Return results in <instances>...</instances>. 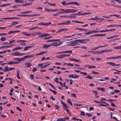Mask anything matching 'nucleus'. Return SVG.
<instances>
[{
	"instance_id": "39448f33",
	"label": "nucleus",
	"mask_w": 121,
	"mask_h": 121,
	"mask_svg": "<svg viewBox=\"0 0 121 121\" xmlns=\"http://www.w3.org/2000/svg\"><path fill=\"white\" fill-rule=\"evenodd\" d=\"M90 40L89 39H81V43L85 44L88 42Z\"/></svg>"
},
{
	"instance_id": "69168bd1",
	"label": "nucleus",
	"mask_w": 121,
	"mask_h": 121,
	"mask_svg": "<svg viewBox=\"0 0 121 121\" xmlns=\"http://www.w3.org/2000/svg\"><path fill=\"white\" fill-rule=\"evenodd\" d=\"M120 39V38H117L115 39H114L112 41L113 42H114L115 41L117 40H119Z\"/></svg>"
},
{
	"instance_id": "09e8293b",
	"label": "nucleus",
	"mask_w": 121,
	"mask_h": 121,
	"mask_svg": "<svg viewBox=\"0 0 121 121\" xmlns=\"http://www.w3.org/2000/svg\"><path fill=\"white\" fill-rule=\"evenodd\" d=\"M48 4L50 5H51L52 6H55L56 5V4H51L50 3H48Z\"/></svg>"
},
{
	"instance_id": "9d476101",
	"label": "nucleus",
	"mask_w": 121,
	"mask_h": 121,
	"mask_svg": "<svg viewBox=\"0 0 121 121\" xmlns=\"http://www.w3.org/2000/svg\"><path fill=\"white\" fill-rule=\"evenodd\" d=\"M27 68H28L32 66V64L30 62H27L25 64Z\"/></svg>"
},
{
	"instance_id": "864d4df0",
	"label": "nucleus",
	"mask_w": 121,
	"mask_h": 121,
	"mask_svg": "<svg viewBox=\"0 0 121 121\" xmlns=\"http://www.w3.org/2000/svg\"><path fill=\"white\" fill-rule=\"evenodd\" d=\"M49 84L54 89L56 90V89L55 88L54 86H53L52 84L50 83H49Z\"/></svg>"
},
{
	"instance_id": "ddd939ff",
	"label": "nucleus",
	"mask_w": 121,
	"mask_h": 121,
	"mask_svg": "<svg viewBox=\"0 0 121 121\" xmlns=\"http://www.w3.org/2000/svg\"><path fill=\"white\" fill-rule=\"evenodd\" d=\"M11 55H14L16 56H19L20 55V54L19 52H16L14 53H12Z\"/></svg>"
},
{
	"instance_id": "052dcab7",
	"label": "nucleus",
	"mask_w": 121,
	"mask_h": 121,
	"mask_svg": "<svg viewBox=\"0 0 121 121\" xmlns=\"http://www.w3.org/2000/svg\"><path fill=\"white\" fill-rule=\"evenodd\" d=\"M58 80V78H55V79H54L55 81L56 82V83H59V82L57 81V80Z\"/></svg>"
},
{
	"instance_id": "1a4fd4ad",
	"label": "nucleus",
	"mask_w": 121,
	"mask_h": 121,
	"mask_svg": "<svg viewBox=\"0 0 121 121\" xmlns=\"http://www.w3.org/2000/svg\"><path fill=\"white\" fill-rule=\"evenodd\" d=\"M60 102H61V103L62 104L63 106V107H64L66 108H67V109H68L69 108L67 106V105L63 102L61 100H60Z\"/></svg>"
},
{
	"instance_id": "13d9d810",
	"label": "nucleus",
	"mask_w": 121,
	"mask_h": 121,
	"mask_svg": "<svg viewBox=\"0 0 121 121\" xmlns=\"http://www.w3.org/2000/svg\"><path fill=\"white\" fill-rule=\"evenodd\" d=\"M108 30H99V32H108Z\"/></svg>"
},
{
	"instance_id": "9b49d317",
	"label": "nucleus",
	"mask_w": 121,
	"mask_h": 121,
	"mask_svg": "<svg viewBox=\"0 0 121 121\" xmlns=\"http://www.w3.org/2000/svg\"><path fill=\"white\" fill-rule=\"evenodd\" d=\"M61 3L64 5H66L71 4L70 2H69V3H67L65 1L61 2Z\"/></svg>"
},
{
	"instance_id": "e433bc0d",
	"label": "nucleus",
	"mask_w": 121,
	"mask_h": 121,
	"mask_svg": "<svg viewBox=\"0 0 121 121\" xmlns=\"http://www.w3.org/2000/svg\"><path fill=\"white\" fill-rule=\"evenodd\" d=\"M50 63H49V64H48L45 65H43V66L41 67L40 68L41 69H43V68H44L45 67H47L48 66L50 65Z\"/></svg>"
},
{
	"instance_id": "f257e3e1",
	"label": "nucleus",
	"mask_w": 121,
	"mask_h": 121,
	"mask_svg": "<svg viewBox=\"0 0 121 121\" xmlns=\"http://www.w3.org/2000/svg\"><path fill=\"white\" fill-rule=\"evenodd\" d=\"M78 44L77 42H76L75 40L70 42L67 45L69 46H74L77 45Z\"/></svg>"
},
{
	"instance_id": "c03bdc74",
	"label": "nucleus",
	"mask_w": 121,
	"mask_h": 121,
	"mask_svg": "<svg viewBox=\"0 0 121 121\" xmlns=\"http://www.w3.org/2000/svg\"><path fill=\"white\" fill-rule=\"evenodd\" d=\"M85 78H88L90 79H92L93 78L92 77L89 75L85 77Z\"/></svg>"
},
{
	"instance_id": "6ab92c4d",
	"label": "nucleus",
	"mask_w": 121,
	"mask_h": 121,
	"mask_svg": "<svg viewBox=\"0 0 121 121\" xmlns=\"http://www.w3.org/2000/svg\"><path fill=\"white\" fill-rule=\"evenodd\" d=\"M91 13H88V12H85L82 13H81V15H89L91 14Z\"/></svg>"
},
{
	"instance_id": "4d7b16f0",
	"label": "nucleus",
	"mask_w": 121,
	"mask_h": 121,
	"mask_svg": "<svg viewBox=\"0 0 121 121\" xmlns=\"http://www.w3.org/2000/svg\"><path fill=\"white\" fill-rule=\"evenodd\" d=\"M115 26V24L112 25H108L107 26V27H114Z\"/></svg>"
},
{
	"instance_id": "f3484780",
	"label": "nucleus",
	"mask_w": 121,
	"mask_h": 121,
	"mask_svg": "<svg viewBox=\"0 0 121 121\" xmlns=\"http://www.w3.org/2000/svg\"><path fill=\"white\" fill-rule=\"evenodd\" d=\"M70 4H74L75 5H77V6H79L80 5V4H79L78 2H70Z\"/></svg>"
},
{
	"instance_id": "603ef678",
	"label": "nucleus",
	"mask_w": 121,
	"mask_h": 121,
	"mask_svg": "<svg viewBox=\"0 0 121 121\" xmlns=\"http://www.w3.org/2000/svg\"><path fill=\"white\" fill-rule=\"evenodd\" d=\"M34 54L27 55L28 58L33 57L34 56Z\"/></svg>"
},
{
	"instance_id": "0e129e2a",
	"label": "nucleus",
	"mask_w": 121,
	"mask_h": 121,
	"mask_svg": "<svg viewBox=\"0 0 121 121\" xmlns=\"http://www.w3.org/2000/svg\"><path fill=\"white\" fill-rule=\"evenodd\" d=\"M94 73L95 74H99V73L98 72H95L94 71H93L91 73Z\"/></svg>"
},
{
	"instance_id": "423d86ee",
	"label": "nucleus",
	"mask_w": 121,
	"mask_h": 121,
	"mask_svg": "<svg viewBox=\"0 0 121 121\" xmlns=\"http://www.w3.org/2000/svg\"><path fill=\"white\" fill-rule=\"evenodd\" d=\"M51 24V22H49L48 23H43V22H41L39 23H38L37 24V25H43L47 26Z\"/></svg>"
},
{
	"instance_id": "680f3d73",
	"label": "nucleus",
	"mask_w": 121,
	"mask_h": 121,
	"mask_svg": "<svg viewBox=\"0 0 121 121\" xmlns=\"http://www.w3.org/2000/svg\"><path fill=\"white\" fill-rule=\"evenodd\" d=\"M19 47H18L16 48H14V49H13L12 50V51H16V50H19Z\"/></svg>"
},
{
	"instance_id": "79ce46f5",
	"label": "nucleus",
	"mask_w": 121,
	"mask_h": 121,
	"mask_svg": "<svg viewBox=\"0 0 121 121\" xmlns=\"http://www.w3.org/2000/svg\"><path fill=\"white\" fill-rule=\"evenodd\" d=\"M22 33L24 35L27 36H29L30 35V34L26 33L25 32H22Z\"/></svg>"
},
{
	"instance_id": "a19ab883",
	"label": "nucleus",
	"mask_w": 121,
	"mask_h": 121,
	"mask_svg": "<svg viewBox=\"0 0 121 121\" xmlns=\"http://www.w3.org/2000/svg\"><path fill=\"white\" fill-rule=\"evenodd\" d=\"M35 35H38L39 36L41 35V33L39 32H35Z\"/></svg>"
},
{
	"instance_id": "774afa93",
	"label": "nucleus",
	"mask_w": 121,
	"mask_h": 121,
	"mask_svg": "<svg viewBox=\"0 0 121 121\" xmlns=\"http://www.w3.org/2000/svg\"><path fill=\"white\" fill-rule=\"evenodd\" d=\"M74 15L73 14H72L70 15L71 18H75L76 17L74 16Z\"/></svg>"
},
{
	"instance_id": "c9c22d12",
	"label": "nucleus",
	"mask_w": 121,
	"mask_h": 121,
	"mask_svg": "<svg viewBox=\"0 0 121 121\" xmlns=\"http://www.w3.org/2000/svg\"><path fill=\"white\" fill-rule=\"evenodd\" d=\"M48 89L51 92H53L55 94H57V92L56 91H53L50 89Z\"/></svg>"
},
{
	"instance_id": "49530a36",
	"label": "nucleus",
	"mask_w": 121,
	"mask_h": 121,
	"mask_svg": "<svg viewBox=\"0 0 121 121\" xmlns=\"http://www.w3.org/2000/svg\"><path fill=\"white\" fill-rule=\"evenodd\" d=\"M100 48V47H99V46L97 47L93 48L91 49H90L91 50H96L98 48Z\"/></svg>"
},
{
	"instance_id": "e2e57ef3",
	"label": "nucleus",
	"mask_w": 121,
	"mask_h": 121,
	"mask_svg": "<svg viewBox=\"0 0 121 121\" xmlns=\"http://www.w3.org/2000/svg\"><path fill=\"white\" fill-rule=\"evenodd\" d=\"M111 105L112 106L115 107H116V106L115 105L114 103L112 102L111 103Z\"/></svg>"
},
{
	"instance_id": "7c9ffc66",
	"label": "nucleus",
	"mask_w": 121,
	"mask_h": 121,
	"mask_svg": "<svg viewBox=\"0 0 121 121\" xmlns=\"http://www.w3.org/2000/svg\"><path fill=\"white\" fill-rule=\"evenodd\" d=\"M114 48L118 49H121V46H120L115 47Z\"/></svg>"
},
{
	"instance_id": "f704fd0d",
	"label": "nucleus",
	"mask_w": 121,
	"mask_h": 121,
	"mask_svg": "<svg viewBox=\"0 0 121 121\" xmlns=\"http://www.w3.org/2000/svg\"><path fill=\"white\" fill-rule=\"evenodd\" d=\"M11 46H2L0 47V49L3 48H6V47L9 48Z\"/></svg>"
},
{
	"instance_id": "c85d7f7f",
	"label": "nucleus",
	"mask_w": 121,
	"mask_h": 121,
	"mask_svg": "<svg viewBox=\"0 0 121 121\" xmlns=\"http://www.w3.org/2000/svg\"><path fill=\"white\" fill-rule=\"evenodd\" d=\"M17 41L18 42H27V41L25 40H17Z\"/></svg>"
},
{
	"instance_id": "3c124183",
	"label": "nucleus",
	"mask_w": 121,
	"mask_h": 121,
	"mask_svg": "<svg viewBox=\"0 0 121 121\" xmlns=\"http://www.w3.org/2000/svg\"><path fill=\"white\" fill-rule=\"evenodd\" d=\"M56 42L58 44V46L61 45L62 43V42L61 41L58 42Z\"/></svg>"
},
{
	"instance_id": "a878e982",
	"label": "nucleus",
	"mask_w": 121,
	"mask_h": 121,
	"mask_svg": "<svg viewBox=\"0 0 121 121\" xmlns=\"http://www.w3.org/2000/svg\"><path fill=\"white\" fill-rule=\"evenodd\" d=\"M19 23V22L17 21L13 22L12 23V24L13 26H15L16 25L18 24Z\"/></svg>"
},
{
	"instance_id": "b1692460",
	"label": "nucleus",
	"mask_w": 121,
	"mask_h": 121,
	"mask_svg": "<svg viewBox=\"0 0 121 121\" xmlns=\"http://www.w3.org/2000/svg\"><path fill=\"white\" fill-rule=\"evenodd\" d=\"M70 23V21H68L65 22H63L64 25H66L69 24Z\"/></svg>"
},
{
	"instance_id": "aec40b11",
	"label": "nucleus",
	"mask_w": 121,
	"mask_h": 121,
	"mask_svg": "<svg viewBox=\"0 0 121 121\" xmlns=\"http://www.w3.org/2000/svg\"><path fill=\"white\" fill-rule=\"evenodd\" d=\"M60 40L59 39H57L56 40H48L46 41L47 42H53L56 41H60Z\"/></svg>"
},
{
	"instance_id": "0eeeda50",
	"label": "nucleus",
	"mask_w": 121,
	"mask_h": 121,
	"mask_svg": "<svg viewBox=\"0 0 121 121\" xmlns=\"http://www.w3.org/2000/svg\"><path fill=\"white\" fill-rule=\"evenodd\" d=\"M32 46H27L25 47L24 49L23 50L24 51H26L28 50V49L30 48L31 47H33V46L34 45V44H31Z\"/></svg>"
},
{
	"instance_id": "cd10ccee",
	"label": "nucleus",
	"mask_w": 121,
	"mask_h": 121,
	"mask_svg": "<svg viewBox=\"0 0 121 121\" xmlns=\"http://www.w3.org/2000/svg\"><path fill=\"white\" fill-rule=\"evenodd\" d=\"M1 19L4 20L13 19V17L4 18H1Z\"/></svg>"
},
{
	"instance_id": "72a5a7b5",
	"label": "nucleus",
	"mask_w": 121,
	"mask_h": 121,
	"mask_svg": "<svg viewBox=\"0 0 121 121\" xmlns=\"http://www.w3.org/2000/svg\"><path fill=\"white\" fill-rule=\"evenodd\" d=\"M47 52V51H42L39 52V54L41 55L45 54Z\"/></svg>"
},
{
	"instance_id": "7ed1b4c3",
	"label": "nucleus",
	"mask_w": 121,
	"mask_h": 121,
	"mask_svg": "<svg viewBox=\"0 0 121 121\" xmlns=\"http://www.w3.org/2000/svg\"><path fill=\"white\" fill-rule=\"evenodd\" d=\"M79 77V76L75 74H72L69 75H68V77L73 78H77Z\"/></svg>"
},
{
	"instance_id": "a18cd8bd",
	"label": "nucleus",
	"mask_w": 121,
	"mask_h": 121,
	"mask_svg": "<svg viewBox=\"0 0 121 121\" xmlns=\"http://www.w3.org/2000/svg\"><path fill=\"white\" fill-rule=\"evenodd\" d=\"M24 60V59L23 57L22 58H19V61H23Z\"/></svg>"
},
{
	"instance_id": "a211bd4d",
	"label": "nucleus",
	"mask_w": 121,
	"mask_h": 121,
	"mask_svg": "<svg viewBox=\"0 0 121 121\" xmlns=\"http://www.w3.org/2000/svg\"><path fill=\"white\" fill-rule=\"evenodd\" d=\"M97 89L99 90H101L103 92L105 91V88H104L97 87Z\"/></svg>"
},
{
	"instance_id": "58836bf2",
	"label": "nucleus",
	"mask_w": 121,
	"mask_h": 121,
	"mask_svg": "<svg viewBox=\"0 0 121 121\" xmlns=\"http://www.w3.org/2000/svg\"><path fill=\"white\" fill-rule=\"evenodd\" d=\"M104 50V52H111L112 51V50H111V49H110V50L105 49V50Z\"/></svg>"
},
{
	"instance_id": "393cba45",
	"label": "nucleus",
	"mask_w": 121,
	"mask_h": 121,
	"mask_svg": "<svg viewBox=\"0 0 121 121\" xmlns=\"http://www.w3.org/2000/svg\"><path fill=\"white\" fill-rule=\"evenodd\" d=\"M51 46H55L57 47L58 46V44L56 42H55L54 43H52L51 44Z\"/></svg>"
},
{
	"instance_id": "de8ad7c7",
	"label": "nucleus",
	"mask_w": 121,
	"mask_h": 121,
	"mask_svg": "<svg viewBox=\"0 0 121 121\" xmlns=\"http://www.w3.org/2000/svg\"><path fill=\"white\" fill-rule=\"evenodd\" d=\"M32 12V11H26V12H22L21 13H22V14H26L27 13H30Z\"/></svg>"
},
{
	"instance_id": "338daca9",
	"label": "nucleus",
	"mask_w": 121,
	"mask_h": 121,
	"mask_svg": "<svg viewBox=\"0 0 121 121\" xmlns=\"http://www.w3.org/2000/svg\"><path fill=\"white\" fill-rule=\"evenodd\" d=\"M114 91L115 93H118L120 92V91L119 90L116 89L114 90Z\"/></svg>"
},
{
	"instance_id": "20e7f679",
	"label": "nucleus",
	"mask_w": 121,
	"mask_h": 121,
	"mask_svg": "<svg viewBox=\"0 0 121 121\" xmlns=\"http://www.w3.org/2000/svg\"><path fill=\"white\" fill-rule=\"evenodd\" d=\"M106 64H109L110 65H112L113 66H119L120 65V64H116L114 63L113 62H107L106 63Z\"/></svg>"
},
{
	"instance_id": "6e6d98bb",
	"label": "nucleus",
	"mask_w": 121,
	"mask_h": 121,
	"mask_svg": "<svg viewBox=\"0 0 121 121\" xmlns=\"http://www.w3.org/2000/svg\"><path fill=\"white\" fill-rule=\"evenodd\" d=\"M13 61H11L9 62H8L7 63L9 65H11L13 64Z\"/></svg>"
},
{
	"instance_id": "2eb2a0df",
	"label": "nucleus",
	"mask_w": 121,
	"mask_h": 121,
	"mask_svg": "<svg viewBox=\"0 0 121 121\" xmlns=\"http://www.w3.org/2000/svg\"><path fill=\"white\" fill-rule=\"evenodd\" d=\"M51 46V44L49 45H46L45 44L43 46V48H45L46 49H47L49 47Z\"/></svg>"
},
{
	"instance_id": "473e14b6",
	"label": "nucleus",
	"mask_w": 121,
	"mask_h": 121,
	"mask_svg": "<svg viewBox=\"0 0 121 121\" xmlns=\"http://www.w3.org/2000/svg\"><path fill=\"white\" fill-rule=\"evenodd\" d=\"M17 78L18 79H20L21 78L19 76V71H17Z\"/></svg>"
},
{
	"instance_id": "412c9836",
	"label": "nucleus",
	"mask_w": 121,
	"mask_h": 121,
	"mask_svg": "<svg viewBox=\"0 0 121 121\" xmlns=\"http://www.w3.org/2000/svg\"><path fill=\"white\" fill-rule=\"evenodd\" d=\"M93 101L95 102L98 103H104L105 104H106V103L105 102H99L95 100H93Z\"/></svg>"
},
{
	"instance_id": "6e6552de",
	"label": "nucleus",
	"mask_w": 121,
	"mask_h": 121,
	"mask_svg": "<svg viewBox=\"0 0 121 121\" xmlns=\"http://www.w3.org/2000/svg\"><path fill=\"white\" fill-rule=\"evenodd\" d=\"M50 35L48 34H43L39 36H38V37L40 38H43L44 37L47 36H48Z\"/></svg>"
},
{
	"instance_id": "4be33fe9",
	"label": "nucleus",
	"mask_w": 121,
	"mask_h": 121,
	"mask_svg": "<svg viewBox=\"0 0 121 121\" xmlns=\"http://www.w3.org/2000/svg\"><path fill=\"white\" fill-rule=\"evenodd\" d=\"M67 102L68 103L71 105L72 106V103L70 99H67Z\"/></svg>"
},
{
	"instance_id": "37998d69",
	"label": "nucleus",
	"mask_w": 121,
	"mask_h": 121,
	"mask_svg": "<svg viewBox=\"0 0 121 121\" xmlns=\"http://www.w3.org/2000/svg\"><path fill=\"white\" fill-rule=\"evenodd\" d=\"M0 40L2 41H4L6 40V39L4 37H2L1 38Z\"/></svg>"
},
{
	"instance_id": "dca6fc26",
	"label": "nucleus",
	"mask_w": 121,
	"mask_h": 121,
	"mask_svg": "<svg viewBox=\"0 0 121 121\" xmlns=\"http://www.w3.org/2000/svg\"><path fill=\"white\" fill-rule=\"evenodd\" d=\"M15 2L18 3H23L24 1L23 0H14Z\"/></svg>"
},
{
	"instance_id": "bf43d9fd",
	"label": "nucleus",
	"mask_w": 121,
	"mask_h": 121,
	"mask_svg": "<svg viewBox=\"0 0 121 121\" xmlns=\"http://www.w3.org/2000/svg\"><path fill=\"white\" fill-rule=\"evenodd\" d=\"M72 53V50L66 51V53Z\"/></svg>"
},
{
	"instance_id": "bb28decb",
	"label": "nucleus",
	"mask_w": 121,
	"mask_h": 121,
	"mask_svg": "<svg viewBox=\"0 0 121 121\" xmlns=\"http://www.w3.org/2000/svg\"><path fill=\"white\" fill-rule=\"evenodd\" d=\"M3 70L5 72L9 71L8 67L7 66L5 67L4 69H3Z\"/></svg>"
},
{
	"instance_id": "8fccbe9b",
	"label": "nucleus",
	"mask_w": 121,
	"mask_h": 121,
	"mask_svg": "<svg viewBox=\"0 0 121 121\" xmlns=\"http://www.w3.org/2000/svg\"><path fill=\"white\" fill-rule=\"evenodd\" d=\"M73 104L76 106H82V105H83V104H76V103H74Z\"/></svg>"
},
{
	"instance_id": "5701e85b",
	"label": "nucleus",
	"mask_w": 121,
	"mask_h": 121,
	"mask_svg": "<svg viewBox=\"0 0 121 121\" xmlns=\"http://www.w3.org/2000/svg\"><path fill=\"white\" fill-rule=\"evenodd\" d=\"M56 58H59L62 59L63 57V55H57L56 56Z\"/></svg>"
},
{
	"instance_id": "4c0bfd02",
	"label": "nucleus",
	"mask_w": 121,
	"mask_h": 121,
	"mask_svg": "<svg viewBox=\"0 0 121 121\" xmlns=\"http://www.w3.org/2000/svg\"><path fill=\"white\" fill-rule=\"evenodd\" d=\"M80 112L81 114H80V115L82 116H85V113L83 111H81Z\"/></svg>"
},
{
	"instance_id": "f8f14e48",
	"label": "nucleus",
	"mask_w": 121,
	"mask_h": 121,
	"mask_svg": "<svg viewBox=\"0 0 121 121\" xmlns=\"http://www.w3.org/2000/svg\"><path fill=\"white\" fill-rule=\"evenodd\" d=\"M67 30V29L66 28H63L60 29L58 30V31L56 32V33H59V32H61L65 30Z\"/></svg>"
},
{
	"instance_id": "4468645a",
	"label": "nucleus",
	"mask_w": 121,
	"mask_h": 121,
	"mask_svg": "<svg viewBox=\"0 0 121 121\" xmlns=\"http://www.w3.org/2000/svg\"><path fill=\"white\" fill-rule=\"evenodd\" d=\"M76 30H78L80 31H87V30L86 29L81 28H76Z\"/></svg>"
},
{
	"instance_id": "ea45409f",
	"label": "nucleus",
	"mask_w": 121,
	"mask_h": 121,
	"mask_svg": "<svg viewBox=\"0 0 121 121\" xmlns=\"http://www.w3.org/2000/svg\"><path fill=\"white\" fill-rule=\"evenodd\" d=\"M63 108L68 113L70 114L69 111L67 109V108H66L64 107H63Z\"/></svg>"
},
{
	"instance_id": "2f4dec72",
	"label": "nucleus",
	"mask_w": 121,
	"mask_h": 121,
	"mask_svg": "<svg viewBox=\"0 0 121 121\" xmlns=\"http://www.w3.org/2000/svg\"><path fill=\"white\" fill-rule=\"evenodd\" d=\"M11 4H2L0 6V7H4L5 6H7V5H10Z\"/></svg>"
},
{
	"instance_id": "c756f323",
	"label": "nucleus",
	"mask_w": 121,
	"mask_h": 121,
	"mask_svg": "<svg viewBox=\"0 0 121 121\" xmlns=\"http://www.w3.org/2000/svg\"><path fill=\"white\" fill-rule=\"evenodd\" d=\"M65 120H64V119H63L62 118H60L58 119H57L56 120V121H65Z\"/></svg>"
},
{
	"instance_id": "5fc2aeb1",
	"label": "nucleus",
	"mask_w": 121,
	"mask_h": 121,
	"mask_svg": "<svg viewBox=\"0 0 121 121\" xmlns=\"http://www.w3.org/2000/svg\"><path fill=\"white\" fill-rule=\"evenodd\" d=\"M52 9H50L47 8H45V10L49 12L52 11Z\"/></svg>"
},
{
	"instance_id": "f03ea898",
	"label": "nucleus",
	"mask_w": 121,
	"mask_h": 121,
	"mask_svg": "<svg viewBox=\"0 0 121 121\" xmlns=\"http://www.w3.org/2000/svg\"><path fill=\"white\" fill-rule=\"evenodd\" d=\"M78 11L77 10L73 9H67L65 10L66 13H75Z\"/></svg>"
}]
</instances>
